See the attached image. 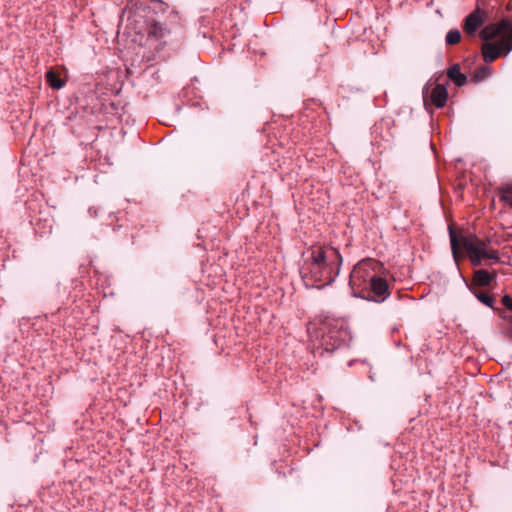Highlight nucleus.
Wrapping results in <instances>:
<instances>
[{"label":"nucleus","mask_w":512,"mask_h":512,"mask_svg":"<svg viewBox=\"0 0 512 512\" xmlns=\"http://www.w3.org/2000/svg\"><path fill=\"white\" fill-rule=\"evenodd\" d=\"M342 256L333 247H314L301 270L303 279L310 285L323 287L331 284L339 274Z\"/></svg>","instance_id":"nucleus-1"},{"label":"nucleus","mask_w":512,"mask_h":512,"mask_svg":"<svg viewBox=\"0 0 512 512\" xmlns=\"http://www.w3.org/2000/svg\"><path fill=\"white\" fill-rule=\"evenodd\" d=\"M449 236L452 255L457 263L463 257L460 254V248L466 251L473 266H480L484 259L499 260V252L490 247L491 240L489 238L482 239L472 233L458 237L452 228H449Z\"/></svg>","instance_id":"nucleus-2"},{"label":"nucleus","mask_w":512,"mask_h":512,"mask_svg":"<svg viewBox=\"0 0 512 512\" xmlns=\"http://www.w3.org/2000/svg\"><path fill=\"white\" fill-rule=\"evenodd\" d=\"M479 36L486 41L481 49L486 63H491L502 53L507 54L512 50V23L508 19L485 26Z\"/></svg>","instance_id":"nucleus-3"},{"label":"nucleus","mask_w":512,"mask_h":512,"mask_svg":"<svg viewBox=\"0 0 512 512\" xmlns=\"http://www.w3.org/2000/svg\"><path fill=\"white\" fill-rule=\"evenodd\" d=\"M175 20L174 25H170L160 21H153L147 26V38L145 47L156 53L161 52L166 46L172 45L179 40L180 25L178 23V15L173 14Z\"/></svg>","instance_id":"nucleus-4"},{"label":"nucleus","mask_w":512,"mask_h":512,"mask_svg":"<svg viewBox=\"0 0 512 512\" xmlns=\"http://www.w3.org/2000/svg\"><path fill=\"white\" fill-rule=\"evenodd\" d=\"M384 269L382 263L374 259H364L357 263L350 273L349 284L354 291L359 293L365 286L372 282Z\"/></svg>","instance_id":"nucleus-5"},{"label":"nucleus","mask_w":512,"mask_h":512,"mask_svg":"<svg viewBox=\"0 0 512 512\" xmlns=\"http://www.w3.org/2000/svg\"><path fill=\"white\" fill-rule=\"evenodd\" d=\"M350 333L342 321H332L327 324V331L321 337V345L327 352H332L348 343Z\"/></svg>","instance_id":"nucleus-6"},{"label":"nucleus","mask_w":512,"mask_h":512,"mask_svg":"<svg viewBox=\"0 0 512 512\" xmlns=\"http://www.w3.org/2000/svg\"><path fill=\"white\" fill-rule=\"evenodd\" d=\"M359 294L364 299L381 303L390 295L389 285L386 279L378 275L372 282L365 286Z\"/></svg>","instance_id":"nucleus-7"},{"label":"nucleus","mask_w":512,"mask_h":512,"mask_svg":"<svg viewBox=\"0 0 512 512\" xmlns=\"http://www.w3.org/2000/svg\"><path fill=\"white\" fill-rule=\"evenodd\" d=\"M486 12L477 7L471 14H469L463 25V30L469 35H474L477 29L486 21Z\"/></svg>","instance_id":"nucleus-8"},{"label":"nucleus","mask_w":512,"mask_h":512,"mask_svg":"<svg viewBox=\"0 0 512 512\" xmlns=\"http://www.w3.org/2000/svg\"><path fill=\"white\" fill-rule=\"evenodd\" d=\"M448 98V92L443 84L437 83L430 92V99L432 103L441 108L446 104Z\"/></svg>","instance_id":"nucleus-9"},{"label":"nucleus","mask_w":512,"mask_h":512,"mask_svg":"<svg viewBox=\"0 0 512 512\" xmlns=\"http://www.w3.org/2000/svg\"><path fill=\"white\" fill-rule=\"evenodd\" d=\"M496 278V272L489 273L484 269L474 271L472 285L478 287L489 286Z\"/></svg>","instance_id":"nucleus-10"},{"label":"nucleus","mask_w":512,"mask_h":512,"mask_svg":"<svg viewBox=\"0 0 512 512\" xmlns=\"http://www.w3.org/2000/svg\"><path fill=\"white\" fill-rule=\"evenodd\" d=\"M448 78L453 81L458 87H461L466 84L467 77L465 74L461 73L460 66L458 64L452 65L447 70Z\"/></svg>","instance_id":"nucleus-11"},{"label":"nucleus","mask_w":512,"mask_h":512,"mask_svg":"<svg viewBox=\"0 0 512 512\" xmlns=\"http://www.w3.org/2000/svg\"><path fill=\"white\" fill-rule=\"evenodd\" d=\"M468 287L481 303H483L484 305H486L490 308H493L495 300L491 295H489L487 292L476 289L472 286H468Z\"/></svg>","instance_id":"nucleus-12"},{"label":"nucleus","mask_w":512,"mask_h":512,"mask_svg":"<svg viewBox=\"0 0 512 512\" xmlns=\"http://www.w3.org/2000/svg\"><path fill=\"white\" fill-rule=\"evenodd\" d=\"M46 80L48 84L54 89H60L63 85L62 80L56 75L53 70H49L46 73Z\"/></svg>","instance_id":"nucleus-13"},{"label":"nucleus","mask_w":512,"mask_h":512,"mask_svg":"<svg viewBox=\"0 0 512 512\" xmlns=\"http://www.w3.org/2000/svg\"><path fill=\"white\" fill-rule=\"evenodd\" d=\"M461 40V33L459 30H450L446 35V43L448 45H455Z\"/></svg>","instance_id":"nucleus-14"},{"label":"nucleus","mask_w":512,"mask_h":512,"mask_svg":"<svg viewBox=\"0 0 512 512\" xmlns=\"http://www.w3.org/2000/svg\"><path fill=\"white\" fill-rule=\"evenodd\" d=\"M500 198L512 207V185L502 189Z\"/></svg>","instance_id":"nucleus-15"},{"label":"nucleus","mask_w":512,"mask_h":512,"mask_svg":"<svg viewBox=\"0 0 512 512\" xmlns=\"http://www.w3.org/2000/svg\"><path fill=\"white\" fill-rule=\"evenodd\" d=\"M502 303L510 310H512V297L509 295H505L502 298Z\"/></svg>","instance_id":"nucleus-16"},{"label":"nucleus","mask_w":512,"mask_h":512,"mask_svg":"<svg viewBox=\"0 0 512 512\" xmlns=\"http://www.w3.org/2000/svg\"><path fill=\"white\" fill-rule=\"evenodd\" d=\"M428 90H429V87H428V85H427V86L424 88V90H423V96H424V98H426V97L428 96Z\"/></svg>","instance_id":"nucleus-17"},{"label":"nucleus","mask_w":512,"mask_h":512,"mask_svg":"<svg viewBox=\"0 0 512 512\" xmlns=\"http://www.w3.org/2000/svg\"><path fill=\"white\" fill-rule=\"evenodd\" d=\"M441 76H442V74L439 75V77L436 78L435 82H438Z\"/></svg>","instance_id":"nucleus-18"}]
</instances>
